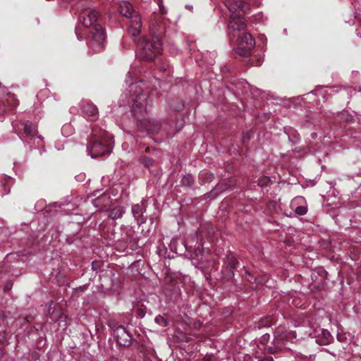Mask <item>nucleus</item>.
I'll return each mask as SVG.
<instances>
[{"instance_id":"nucleus-1","label":"nucleus","mask_w":361,"mask_h":361,"mask_svg":"<svg viewBox=\"0 0 361 361\" xmlns=\"http://www.w3.org/2000/svg\"><path fill=\"white\" fill-rule=\"evenodd\" d=\"M225 5L230 11L228 29L233 38L237 37L236 42L240 46L238 51L241 55H248L255 44L254 39L250 33L245 32L242 35L240 34L236 35L235 32L245 28L246 24L242 16L247 13L250 6L242 0H226Z\"/></svg>"},{"instance_id":"nucleus-2","label":"nucleus","mask_w":361,"mask_h":361,"mask_svg":"<svg viewBox=\"0 0 361 361\" xmlns=\"http://www.w3.org/2000/svg\"><path fill=\"white\" fill-rule=\"evenodd\" d=\"M98 13L95 10L85 9L80 13L75 34L79 41L85 39L94 50H99L106 43V32L101 25L96 23Z\"/></svg>"},{"instance_id":"nucleus-3","label":"nucleus","mask_w":361,"mask_h":361,"mask_svg":"<svg viewBox=\"0 0 361 361\" xmlns=\"http://www.w3.org/2000/svg\"><path fill=\"white\" fill-rule=\"evenodd\" d=\"M147 89H148L147 85L140 80L130 84L128 92L132 103V111L138 121V127L142 130L155 133L159 129L158 121L147 117L140 119V116H143L147 112V93H144L145 90Z\"/></svg>"},{"instance_id":"nucleus-4","label":"nucleus","mask_w":361,"mask_h":361,"mask_svg":"<svg viewBox=\"0 0 361 361\" xmlns=\"http://www.w3.org/2000/svg\"><path fill=\"white\" fill-rule=\"evenodd\" d=\"M111 138L112 135L106 131L102 132L99 135L93 133L92 137L87 145V154L92 159L110 154L111 147L107 143L106 138Z\"/></svg>"},{"instance_id":"nucleus-5","label":"nucleus","mask_w":361,"mask_h":361,"mask_svg":"<svg viewBox=\"0 0 361 361\" xmlns=\"http://www.w3.org/2000/svg\"><path fill=\"white\" fill-rule=\"evenodd\" d=\"M12 126L25 147L32 148L35 145V136L37 133V126L30 121L20 123L13 122Z\"/></svg>"},{"instance_id":"nucleus-6","label":"nucleus","mask_w":361,"mask_h":361,"mask_svg":"<svg viewBox=\"0 0 361 361\" xmlns=\"http://www.w3.org/2000/svg\"><path fill=\"white\" fill-rule=\"evenodd\" d=\"M162 44L159 38L152 40L143 38L138 45V56L141 60L152 61L161 51Z\"/></svg>"},{"instance_id":"nucleus-7","label":"nucleus","mask_w":361,"mask_h":361,"mask_svg":"<svg viewBox=\"0 0 361 361\" xmlns=\"http://www.w3.org/2000/svg\"><path fill=\"white\" fill-rule=\"evenodd\" d=\"M299 334H305L308 337L314 338L315 342L320 345L331 343L334 338L329 331L320 327L306 326L299 327L297 331Z\"/></svg>"},{"instance_id":"nucleus-8","label":"nucleus","mask_w":361,"mask_h":361,"mask_svg":"<svg viewBox=\"0 0 361 361\" xmlns=\"http://www.w3.org/2000/svg\"><path fill=\"white\" fill-rule=\"evenodd\" d=\"M128 32L133 37L138 36L141 32L142 23L139 13H134L133 17L128 18Z\"/></svg>"},{"instance_id":"nucleus-9","label":"nucleus","mask_w":361,"mask_h":361,"mask_svg":"<svg viewBox=\"0 0 361 361\" xmlns=\"http://www.w3.org/2000/svg\"><path fill=\"white\" fill-rule=\"evenodd\" d=\"M164 30L165 27L162 18L154 16L149 22V31L152 36L155 38H159L164 32Z\"/></svg>"},{"instance_id":"nucleus-10","label":"nucleus","mask_w":361,"mask_h":361,"mask_svg":"<svg viewBox=\"0 0 361 361\" xmlns=\"http://www.w3.org/2000/svg\"><path fill=\"white\" fill-rule=\"evenodd\" d=\"M121 346H128L131 343V336L122 326H114V338Z\"/></svg>"},{"instance_id":"nucleus-11","label":"nucleus","mask_w":361,"mask_h":361,"mask_svg":"<svg viewBox=\"0 0 361 361\" xmlns=\"http://www.w3.org/2000/svg\"><path fill=\"white\" fill-rule=\"evenodd\" d=\"M295 333V331H286L283 327H278L274 332V341L278 343L286 341L293 342L296 337Z\"/></svg>"},{"instance_id":"nucleus-12","label":"nucleus","mask_w":361,"mask_h":361,"mask_svg":"<svg viewBox=\"0 0 361 361\" xmlns=\"http://www.w3.org/2000/svg\"><path fill=\"white\" fill-rule=\"evenodd\" d=\"M295 333V331H286L283 327H278L274 332V341L278 343L286 341L293 342L296 337Z\"/></svg>"},{"instance_id":"nucleus-13","label":"nucleus","mask_w":361,"mask_h":361,"mask_svg":"<svg viewBox=\"0 0 361 361\" xmlns=\"http://www.w3.org/2000/svg\"><path fill=\"white\" fill-rule=\"evenodd\" d=\"M295 333V331H286L283 327H278L274 332V341L278 343L286 341L293 342L296 337Z\"/></svg>"},{"instance_id":"nucleus-14","label":"nucleus","mask_w":361,"mask_h":361,"mask_svg":"<svg viewBox=\"0 0 361 361\" xmlns=\"http://www.w3.org/2000/svg\"><path fill=\"white\" fill-rule=\"evenodd\" d=\"M201 246V245H198L197 247H194L190 255V259L192 264L195 267L199 268L204 271V269L205 268V266L203 264L204 250Z\"/></svg>"},{"instance_id":"nucleus-15","label":"nucleus","mask_w":361,"mask_h":361,"mask_svg":"<svg viewBox=\"0 0 361 361\" xmlns=\"http://www.w3.org/2000/svg\"><path fill=\"white\" fill-rule=\"evenodd\" d=\"M290 208L296 214L303 216L307 212V206L305 199L302 196H298L290 202Z\"/></svg>"},{"instance_id":"nucleus-16","label":"nucleus","mask_w":361,"mask_h":361,"mask_svg":"<svg viewBox=\"0 0 361 361\" xmlns=\"http://www.w3.org/2000/svg\"><path fill=\"white\" fill-rule=\"evenodd\" d=\"M146 207L143 202L137 204L132 207V212L134 217L137 219L138 224L145 223V219L143 217V212L145 211Z\"/></svg>"},{"instance_id":"nucleus-17","label":"nucleus","mask_w":361,"mask_h":361,"mask_svg":"<svg viewBox=\"0 0 361 361\" xmlns=\"http://www.w3.org/2000/svg\"><path fill=\"white\" fill-rule=\"evenodd\" d=\"M118 11L120 13L126 18L133 17L134 13H139L133 10L132 5L127 1H123L119 3Z\"/></svg>"},{"instance_id":"nucleus-18","label":"nucleus","mask_w":361,"mask_h":361,"mask_svg":"<svg viewBox=\"0 0 361 361\" xmlns=\"http://www.w3.org/2000/svg\"><path fill=\"white\" fill-rule=\"evenodd\" d=\"M82 111L87 116H95L98 113L97 106L92 103L84 102L81 106Z\"/></svg>"},{"instance_id":"nucleus-19","label":"nucleus","mask_w":361,"mask_h":361,"mask_svg":"<svg viewBox=\"0 0 361 361\" xmlns=\"http://www.w3.org/2000/svg\"><path fill=\"white\" fill-rule=\"evenodd\" d=\"M199 177L202 183H207L213 180L214 175L207 171H202L200 173Z\"/></svg>"},{"instance_id":"nucleus-20","label":"nucleus","mask_w":361,"mask_h":361,"mask_svg":"<svg viewBox=\"0 0 361 361\" xmlns=\"http://www.w3.org/2000/svg\"><path fill=\"white\" fill-rule=\"evenodd\" d=\"M97 201L102 204L104 207L108 206L109 203L106 202V201L111 202L110 200V194L107 192H104L100 197L97 198Z\"/></svg>"},{"instance_id":"nucleus-21","label":"nucleus","mask_w":361,"mask_h":361,"mask_svg":"<svg viewBox=\"0 0 361 361\" xmlns=\"http://www.w3.org/2000/svg\"><path fill=\"white\" fill-rule=\"evenodd\" d=\"M47 317H49L52 321H55L56 319L57 316L54 314V311L51 312L54 303L52 301H50L47 303Z\"/></svg>"},{"instance_id":"nucleus-22","label":"nucleus","mask_w":361,"mask_h":361,"mask_svg":"<svg viewBox=\"0 0 361 361\" xmlns=\"http://www.w3.org/2000/svg\"><path fill=\"white\" fill-rule=\"evenodd\" d=\"M154 322L161 326H167L169 325V321L161 315L157 316Z\"/></svg>"},{"instance_id":"nucleus-23","label":"nucleus","mask_w":361,"mask_h":361,"mask_svg":"<svg viewBox=\"0 0 361 361\" xmlns=\"http://www.w3.org/2000/svg\"><path fill=\"white\" fill-rule=\"evenodd\" d=\"M181 183L183 185L190 186L194 183V178L191 175L188 174L183 177V178L181 180Z\"/></svg>"},{"instance_id":"nucleus-24","label":"nucleus","mask_w":361,"mask_h":361,"mask_svg":"<svg viewBox=\"0 0 361 361\" xmlns=\"http://www.w3.org/2000/svg\"><path fill=\"white\" fill-rule=\"evenodd\" d=\"M7 95L9 97V99L8 101L9 104L12 106H17L19 104V101L16 99V96L11 92H8Z\"/></svg>"},{"instance_id":"nucleus-25","label":"nucleus","mask_w":361,"mask_h":361,"mask_svg":"<svg viewBox=\"0 0 361 361\" xmlns=\"http://www.w3.org/2000/svg\"><path fill=\"white\" fill-rule=\"evenodd\" d=\"M86 178V175L83 173H81L77 176H75V179L77 181H79V182H82L85 180Z\"/></svg>"},{"instance_id":"nucleus-26","label":"nucleus","mask_w":361,"mask_h":361,"mask_svg":"<svg viewBox=\"0 0 361 361\" xmlns=\"http://www.w3.org/2000/svg\"><path fill=\"white\" fill-rule=\"evenodd\" d=\"M2 188L4 190V192L2 194V195H8L10 193V188H7L6 183H3Z\"/></svg>"},{"instance_id":"nucleus-27","label":"nucleus","mask_w":361,"mask_h":361,"mask_svg":"<svg viewBox=\"0 0 361 361\" xmlns=\"http://www.w3.org/2000/svg\"><path fill=\"white\" fill-rule=\"evenodd\" d=\"M154 1L157 4V5L160 8V11L162 13H164L165 11L161 8V6L163 5V0H154Z\"/></svg>"},{"instance_id":"nucleus-28","label":"nucleus","mask_w":361,"mask_h":361,"mask_svg":"<svg viewBox=\"0 0 361 361\" xmlns=\"http://www.w3.org/2000/svg\"><path fill=\"white\" fill-rule=\"evenodd\" d=\"M119 211H120V212H119V214H118V215H117V213H116V212H114V219H115L116 218H118V217H120V216H121V214L124 212V209H123V207H122Z\"/></svg>"},{"instance_id":"nucleus-29","label":"nucleus","mask_w":361,"mask_h":361,"mask_svg":"<svg viewBox=\"0 0 361 361\" xmlns=\"http://www.w3.org/2000/svg\"><path fill=\"white\" fill-rule=\"evenodd\" d=\"M259 361H274V359L272 357L269 356V357H264L261 360H259Z\"/></svg>"},{"instance_id":"nucleus-30","label":"nucleus","mask_w":361,"mask_h":361,"mask_svg":"<svg viewBox=\"0 0 361 361\" xmlns=\"http://www.w3.org/2000/svg\"><path fill=\"white\" fill-rule=\"evenodd\" d=\"M69 127H70L69 125L63 126V128H62V133H64V131H65L66 128H68Z\"/></svg>"},{"instance_id":"nucleus-31","label":"nucleus","mask_w":361,"mask_h":361,"mask_svg":"<svg viewBox=\"0 0 361 361\" xmlns=\"http://www.w3.org/2000/svg\"><path fill=\"white\" fill-rule=\"evenodd\" d=\"M11 288V285H9V284H8V285H6V286L5 289H6V290H8Z\"/></svg>"},{"instance_id":"nucleus-32","label":"nucleus","mask_w":361,"mask_h":361,"mask_svg":"<svg viewBox=\"0 0 361 361\" xmlns=\"http://www.w3.org/2000/svg\"><path fill=\"white\" fill-rule=\"evenodd\" d=\"M36 138L39 139V140H43V139H44V138H43V137H42V136H41V135H38V136H37V135H36V136H35V139H36Z\"/></svg>"},{"instance_id":"nucleus-33","label":"nucleus","mask_w":361,"mask_h":361,"mask_svg":"<svg viewBox=\"0 0 361 361\" xmlns=\"http://www.w3.org/2000/svg\"><path fill=\"white\" fill-rule=\"evenodd\" d=\"M186 250H189V248H191V246L186 245Z\"/></svg>"},{"instance_id":"nucleus-34","label":"nucleus","mask_w":361,"mask_h":361,"mask_svg":"<svg viewBox=\"0 0 361 361\" xmlns=\"http://www.w3.org/2000/svg\"><path fill=\"white\" fill-rule=\"evenodd\" d=\"M4 178H5L6 180H7V179L10 178V176H5V177H4Z\"/></svg>"},{"instance_id":"nucleus-35","label":"nucleus","mask_w":361,"mask_h":361,"mask_svg":"<svg viewBox=\"0 0 361 361\" xmlns=\"http://www.w3.org/2000/svg\"><path fill=\"white\" fill-rule=\"evenodd\" d=\"M231 267H232V268H234V267H235L234 264H233L231 265Z\"/></svg>"},{"instance_id":"nucleus-36","label":"nucleus","mask_w":361,"mask_h":361,"mask_svg":"<svg viewBox=\"0 0 361 361\" xmlns=\"http://www.w3.org/2000/svg\"><path fill=\"white\" fill-rule=\"evenodd\" d=\"M11 255H7V258L8 259Z\"/></svg>"},{"instance_id":"nucleus-37","label":"nucleus","mask_w":361,"mask_h":361,"mask_svg":"<svg viewBox=\"0 0 361 361\" xmlns=\"http://www.w3.org/2000/svg\"><path fill=\"white\" fill-rule=\"evenodd\" d=\"M154 82H158L157 79H154Z\"/></svg>"},{"instance_id":"nucleus-38","label":"nucleus","mask_w":361,"mask_h":361,"mask_svg":"<svg viewBox=\"0 0 361 361\" xmlns=\"http://www.w3.org/2000/svg\"><path fill=\"white\" fill-rule=\"evenodd\" d=\"M1 86H2V84L0 82V87H1Z\"/></svg>"},{"instance_id":"nucleus-39","label":"nucleus","mask_w":361,"mask_h":361,"mask_svg":"<svg viewBox=\"0 0 361 361\" xmlns=\"http://www.w3.org/2000/svg\"><path fill=\"white\" fill-rule=\"evenodd\" d=\"M0 336H1V335L0 334Z\"/></svg>"}]
</instances>
